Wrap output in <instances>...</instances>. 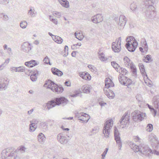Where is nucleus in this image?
Wrapping results in <instances>:
<instances>
[{
	"mask_svg": "<svg viewBox=\"0 0 159 159\" xmlns=\"http://www.w3.org/2000/svg\"><path fill=\"white\" fill-rule=\"evenodd\" d=\"M147 19H152L156 15V13L154 7L151 5L148 7L144 6L142 9Z\"/></svg>",
	"mask_w": 159,
	"mask_h": 159,
	"instance_id": "obj_1",
	"label": "nucleus"
},
{
	"mask_svg": "<svg viewBox=\"0 0 159 159\" xmlns=\"http://www.w3.org/2000/svg\"><path fill=\"white\" fill-rule=\"evenodd\" d=\"M113 125L112 120L111 119L107 120L103 128V133L105 138H108L109 137L110 130Z\"/></svg>",
	"mask_w": 159,
	"mask_h": 159,
	"instance_id": "obj_2",
	"label": "nucleus"
},
{
	"mask_svg": "<svg viewBox=\"0 0 159 159\" xmlns=\"http://www.w3.org/2000/svg\"><path fill=\"white\" fill-rule=\"evenodd\" d=\"M124 65L126 67L130 68L134 75L136 74V68L133 62L127 57H124Z\"/></svg>",
	"mask_w": 159,
	"mask_h": 159,
	"instance_id": "obj_3",
	"label": "nucleus"
},
{
	"mask_svg": "<svg viewBox=\"0 0 159 159\" xmlns=\"http://www.w3.org/2000/svg\"><path fill=\"white\" fill-rule=\"evenodd\" d=\"M3 153L6 155L4 156L5 157L7 158L8 157V159H16L17 157L16 151L12 148L6 149Z\"/></svg>",
	"mask_w": 159,
	"mask_h": 159,
	"instance_id": "obj_4",
	"label": "nucleus"
},
{
	"mask_svg": "<svg viewBox=\"0 0 159 159\" xmlns=\"http://www.w3.org/2000/svg\"><path fill=\"white\" fill-rule=\"evenodd\" d=\"M44 86L47 88L50 89L53 92H58L59 89V86L51 80H48L46 82Z\"/></svg>",
	"mask_w": 159,
	"mask_h": 159,
	"instance_id": "obj_5",
	"label": "nucleus"
},
{
	"mask_svg": "<svg viewBox=\"0 0 159 159\" xmlns=\"http://www.w3.org/2000/svg\"><path fill=\"white\" fill-rule=\"evenodd\" d=\"M145 114L141 113L138 110H135L132 113V119L134 121H141L144 119Z\"/></svg>",
	"mask_w": 159,
	"mask_h": 159,
	"instance_id": "obj_6",
	"label": "nucleus"
},
{
	"mask_svg": "<svg viewBox=\"0 0 159 159\" xmlns=\"http://www.w3.org/2000/svg\"><path fill=\"white\" fill-rule=\"evenodd\" d=\"M140 152L145 155V156L148 157L150 158L153 153L152 151L147 145L143 144L141 145V149Z\"/></svg>",
	"mask_w": 159,
	"mask_h": 159,
	"instance_id": "obj_7",
	"label": "nucleus"
},
{
	"mask_svg": "<svg viewBox=\"0 0 159 159\" xmlns=\"http://www.w3.org/2000/svg\"><path fill=\"white\" fill-rule=\"evenodd\" d=\"M106 88L103 89L105 94L108 97L110 89H108L110 87L114 86V84L112 81L109 78H107L105 80Z\"/></svg>",
	"mask_w": 159,
	"mask_h": 159,
	"instance_id": "obj_8",
	"label": "nucleus"
},
{
	"mask_svg": "<svg viewBox=\"0 0 159 159\" xmlns=\"http://www.w3.org/2000/svg\"><path fill=\"white\" fill-rule=\"evenodd\" d=\"M129 116L128 115V113L125 112L121 117L120 121V126L122 125V128L125 127L126 125L129 122Z\"/></svg>",
	"mask_w": 159,
	"mask_h": 159,
	"instance_id": "obj_9",
	"label": "nucleus"
},
{
	"mask_svg": "<svg viewBox=\"0 0 159 159\" xmlns=\"http://www.w3.org/2000/svg\"><path fill=\"white\" fill-rule=\"evenodd\" d=\"M77 116L79 120L82 121L83 123H87L90 118L89 116L86 113H82L78 114Z\"/></svg>",
	"mask_w": 159,
	"mask_h": 159,
	"instance_id": "obj_10",
	"label": "nucleus"
},
{
	"mask_svg": "<svg viewBox=\"0 0 159 159\" xmlns=\"http://www.w3.org/2000/svg\"><path fill=\"white\" fill-rule=\"evenodd\" d=\"M60 104V98H57L53 101L49 102L47 104L46 106L48 109H49L55 106L56 105H58Z\"/></svg>",
	"mask_w": 159,
	"mask_h": 159,
	"instance_id": "obj_11",
	"label": "nucleus"
},
{
	"mask_svg": "<svg viewBox=\"0 0 159 159\" xmlns=\"http://www.w3.org/2000/svg\"><path fill=\"white\" fill-rule=\"evenodd\" d=\"M103 20L102 15L100 14H98L96 16H94L92 18V20L95 23H98L102 22Z\"/></svg>",
	"mask_w": 159,
	"mask_h": 159,
	"instance_id": "obj_12",
	"label": "nucleus"
},
{
	"mask_svg": "<svg viewBox=\"0 0 159 159\" xmlns=\"http://www.w3.org/2000/svg\"><path fill=\"white\" fill-rule=\"evenodd\" d=\"M38 64V62L36 61L33 60L27 61L25 63V66L29 68L34 67L37 65Z\"/></svg>",
	"mask_w": 159,
	"mask_h": 159,
	"instance_id": "obj_13",
	"label": "nucleus"
},
{
	"mask_svg": "<svg viewBox=\"0 0 159 159\" xmlns=\"http://www.w3.org/2000/svg\"><path fill=\"white\" fill-rule=\"evenodd\" d=\"M111 47L112 50L115 52H119L120 50V46L116 43V42L112 43Z\"/></svg>",
	"mask_w": 159,
	"mask_h": 159,
	"instance_id": "obj_14",
	"label": "nucleus"
},
{
	"mask_svg": "<svg viewBox=\"0 0 159 159\" xmlns=\"http://www.w3.org/2000/svg\"><path fill=\"white\" fill-rule=\"evenodd\" d=\"M138 43L133 44L132 45H130L129 44H125L126 48L130 52H134L137 47Z\"/></svg>",
	"mask_w": 159,
	"mask_h": 159,
	"instance_id": "obj_15",
	"label": "nucleus"
},
{
	"mask_svg": "<svg viewBox=\"0 0 159 159\" xmlns=\"http://www.w3.org/2000/svg\"><path fill=\"white\" fill-rule=\"evenodd\" d=\"M126 41L127 43L126 44H129L130 45H132L133 44H135V43L136 44L138 43L134 38L132 36L127 37L126 39Z\"/></svg>",
	"mask_w": 159,
	"mask_h": 159,
	"instance_id": "obj_16",
	"label": "nucleus"
},
{
	"mask_svg": "<svg viewBox=\"0 0 159 159\" xmlns=\"http://www.w3.org/2000/svg\"><path fill=\"white\" fill-rule=\"evenodd\" d=\"M119 20L118 25L123 27L125 25L126 23V18L125 16L121 15L120 16Z\"/></svg>",
	"mask_w": 159,
	"mask_h": 159,
	"instance_id": "obj_17",
	"label": "nucleus"
},
{
	"mask_svg": "<svg viewBox=\"0 0 159 159\" xmlns=\"http://www.w3.org/2000/svg\"><path fill=\"white\" fill-rule=\"evenodd\" d=\"M59 16V13L58 12H54L52 16H50V19L55 24L57 23V21L56 18H58Z\"/></svg>",
	"mask_w": 159,
	"mask_h": 159,
	"instance_id": "obj_18",
	"label": "nucleus"
},
{
	"mask_svg": "<svg viewBox=\"0 0 159 159\" xmlns=\"http://www.w3.org/2000/svg\"><path fill=\"white\" fill-rule=\"evenodd\" d=\"M149 140L150 141L153 142L155 144H158V141L155 135L151 134L149 136Z\"/></svg>",
	"mask_w": 159,
	"mask_h": 159,
	"instance_id": "obj_19",
	"label": "nucleus"
},
{
	"mask_svg": "<svg viewBox=\"0 0 159 159\" xmlns=\"http://www.w3.org/2000/svg\"><path fill=\"white\" fill-rule=\"evenodd\" d=\"M80 75L83 79L85 80H90L91 79V76L89 75L85 72H83L82 73H80Z\"/></svg>",
	"mask_w": 159,
	"mask_h": 159,
	"instance_id": "obj_20",
	"label": "nucleus"
},
{
	"mask_svg": "<svg viewBox=\"0 0 159 159\" xmlns=\"http://www.w3.org/2000/svg\"><path fill=\"white\" fill-rule=\"evenodd\" d=\"M130 9L132 11L136 14H138V8L137 7V5L134 3H133L130 4Z\"/></svg>",
	"mask_w": 159,
	"mask_h": 159,
	"instance_id": "obj_21",
	"label": "nucleus"
},
{
	"mask_svg": "<svg viewBox=\"0 0 159 159\" xmlns=\"http://www.w3.org/2000/svg\"><path fill=\"white\" fill-rule=\"evenodd\" d=\"M114 135L115 140L120 139V134L117 127H114Z\"/></svg>",
	"mask_w": 159,
	"mask_h": 159,
	"instance_id": "obj_22",
	"label": "nucleus"
},
{
	"mask_svg": "<svg viewBox=\"0 0 159 159\" xmlns=\"http://www.w3.org/2000/svg\"><path fill=\"white\" fill-rule=\"evenodd\" d=\"M139 67L140 71L143 76H146L147 77V75L145 72L144 66L141 63H139Z\"/></svg>",
	"mask_w": 159,
	"mask_h": 159,
	"instance_id": "obj_23",
	"label": "nucleus"
},
{
	"mask_svg": "<svg viewBox=\"0 0 159 159\" xmlns=\"http://www.w3.org/2000/svg\"><path fill=\"white\" fill-rule=\"evenodd\" d=\"M22 48L26 51H29L31 49L30 44L28 43H24L22 46Z\"/></svg>",
	"mask_w": 159,
	"mask_h": 159,
	"instance_id": "obj_24",
	"label": "nucleus"
},
{
	"mask_svg": "<svg viewBox=\"0 0 159 159\" xmlns=\"http://www.w3.org/2000/svg\"><path fill=\"white\" fill-rule=\"evenodd\" d=\"M69 102V101L64 97H60V105L64 106L66 105Z\"/></svg>",
	"mask_w": 159,
	"mask_h": 159,
	"instance_id": "obj_25",
	"label": "nucleus"
},
{
	"mask_svg": "<svg viewBox=\"0 0 159 159\" xmlns=\"http://www.w3.org/2000/svg\"><path fill=\"white\" fill-rule=\"evenodd\" d=\"M126 79V77L124 75H121L119 76L118 79L120 83L122 84L125 85L126 84L125 80Z\"/></svg>",
	"mask_w": 159,
	"mask_h": 159,
	"instance_id": "obj_26",
	"label": "nucleus"
},
{
	"mask_svg": "<svg viewBox=\"0 0 159 159\" xmlns=\"http://www.w3.org/2000/svg\"><path fill=\"white\" fill-rule=\"evenodd\" d=\"M111 63L112 66L116 69V71L120 72V70L119 69L120 68V66L116 62L114 61L111 62Z\"/></svg>",
	"mask_w": 159,
	"mask_h": 159,
	"instance_id": "obj_27",
	"label": "nucleus"
},
{
	"mask_svg": "<svg viewBox=\"0 0 159 159\" xmlns=\"http://www.w3.org/2000/svg\"><path fill=\"white\" fill-rule=\"evenodd\" d=\"M141 145L140 146H137L135 144L133 143L132 146H131V148L135 152H140L141 149Z\"/></svg>",
	"mask_w": 159,
	"mask_h": 159,
	"instance_id": "obj_28",
	"label": "nucleus"
},
{
	"mask_svg": "<svg viewBox=\"0 0 159 159\" xmlns=\"http://www.w3.org/2000/svg\"><path fill=\"white\" fill-rule=\"evenodd\" d=\"M143 2L145 4L144 6L148 7V6L151 5L153 6L155 2V0H143Z\"/></svg>",
	"mask_w": 159,
	"mask_h": 159,
	"instance_id": "obj_29",
	"label": "nucleus"
},
{
	"mask_svg": "<svg viewBox=\"0 0 159 159\" xmlns=\"http://www.w3.org/2000/svg\"><path fill=\"white\" fill-rule=\"evenodd\" d=\"M141 44L142 47L144 48L145 51L146 52H147L148 48L147 42L145 39H143V41H141Z\"/></svg>",
	"mask_w": 159,
	"mask_h": 159,
	"instance_id": "obj_30",
	"label": "nucleus"
},
{
	"mask_svg": "<svg viewBox=\"0 0 159 159\" xmlns=\"http://www.w3.org/2000/svg\"><path fill=\"white\" fill-rule=\"evenodd\" d=\"M143 60L144 62L147 63L151 62L152 61L151 56L150 55H147L146 56L144 57Z\"/></svg>",
	"mask_w": 159,
	"mask_h": 159,
	"instance_id": "obj_31",
	"label": "nucleus"
},
{
	"mask_svg": "<svg viewBox=\"0 0 159 159\" xmlns=\"http://www.w3.org/2000/svg\"><path fill=\"white\" fill-rule=\"evenodd\" d=\"M34 74L30 76V79L31 80L34 81H35L37 79V77L39 75L38 72L37 71H34Z\"/></svg>",
	"mask_w": 159,
	"mask_h": 159,
	"instance_id": "obj_32",
	"label": "nucleus"
},
{
	"mask_svg": "<svg viewBox=\"0 0 159 159\" xmlns=\"http://www.w3.org/2000/svg\"><path fill=\"white\" fill-rule=\"evenodd\" d=\"M81 89L84 93H88L90 92V87L88 86L84 85L82 87Z\"/></svg>",
	"mask_w": 159,
	"mask_h": 159,
	"instance_id": "obj_33",
	"label": "nucleus"
},
{
	"mask_svg": "<svg viewBox=\"0 0 159 159\" xmlns=\"http://www.w3.org/2000/svg\"><path fill=\"white\" fill-rule=\"evenodd\" d=\"M60 4L65 7L68 8L69 7V2L67 0L60 1Z\"/></svg>",
	"mask_w": 159,
	"mask_h": 159,
	"instance_id": "obj_34",
	"label": "nucleus"
},
{
	"mask_svg": "<svg viewBox=\"0 0 159 159\" xmlns=\"http://www.w3.org/2000/svg\"><path fill=\"white\" fill-rule=\"evenodd\" d=\"M152 101L155 107L157 108H159V99H157L156 97H154L152 99Z\"/></svg>",
	"mask_w": 159,
	"mask_h": 159,
	"instance_id": "obj_35",
	"label": "nucleus"
},
{
	"mask_svg": "<svg viewBox=\"0 0 159 159\" xmlns=\"http://www.w3.org/2000/svg\"><path fill=\"white\" fill-rule=\"evenodd\" d=\"M98 53L99 54V58L101 61H104L107 60V58L105 57L104 54L103 52L99 54L98 52Z\"/></svg>",
	"mask_w": 159,
	"mask_h": 159,
	"instance_id": "obj_36",
	"label": "nucleus"
},
{
	"mask_svg": "<svg viewBox=\"0 0 159 159\" xmlns=\"http://www.w3.org/2000/svg\"><path fill=\"white\" fill-rule=\"evenodd\" d=\"M68 139L65 137L60 136V143L62 144H66L67 143Z\"/></svg>",
	"mask_w": 159,
	"mask_h": 159,
	"instance_id": "obj_37",
	"label": "nucleus"
},
{
	"mask_svg": "<svg viewBox=\"0 0 159 159\" xmlns=\"http://www.w3.org/2000/svg\"><path fill=\"white\" fill-rule=\"evenodd\" d=\"M37 126L35 123H32L30 125V130L31 131H33L35 130Z\"/></svg>",
	"mask_w": 159,
	"mask_h": 159,
	"instance_id": "obj_38",
	"label": "nucleus"
},
{
	"mask_svg": "<svg viewBox=\"0 0 159 159\" xmlns=\"http://www.w3.org/2000/svg\"><path fill=\"white\" fill-rule=\"evenodd\" d=\"M51 70L52 73L54 75H58L60 74L59 70L56 68H53Z\"/></svg>",
	"mask_w": 159,
	"mask_h": 159,
	"instance_id": "obj_39",
	"label": "nucleus"
},
{
	"mask_svg": "<svg viewBox=\"0 0 159 159\" xmlns=\"http://www.w3.org/2000/svg\"><path fill=\"white\" fill-rule=\"evenodd\" d=\"M44 138V134L42 133L39 134L38 136V140L39 142L43 141Z\"/></svg>",
	"mask_w": 159,
	"mask_h": 159,
	"instance_id": "obj_40",
	"label": "nucleus"
},
{
	"mask_svg": "<svg viewBox=\"0 0 159 159\" xmlns=\"http://www.w3.org/2000/svg\"><path fill=\"white\" fill-rule=\"evenodd\" d=\"M65 52H62L63 55L64 57H66L68 54V48L67 46L66 45L64 48Z\"/></svg>",
	"mask_w": 159,
	"mask_h": 159,
	"instance_id": "obj_41",
	"label": "nucleus"
},
{
	"mask_svg": "<svg viewBox=\"0 0 159 159\" xmlns=\"http://www.w3.org/2000/svg\"><path fill=\"white\" fill-rule=\"evenodd\" d=\"M153 125L151 124H148L146 127V130L148 132H150L153 130Z\"/></svg>",
	"mask_w": 159,
	"mask_h": 159,
	"instance_id": "obj_42",
	"label": "nucleus"
},
{
	"mask_svg": "<svg viewBox=\"0 0 159 159\" xmlns=\"http://www.w3.org/2000/svg\"><path fill=\"white\" fill-rule=\"evenodd\" d=\"M119 70H120V73L122 75H126L128 72L125 68L120 67V68L119 69Z\"/></svg>",
	"mask_w": 159,
	"mask_h": 159,
	"instance_id": "obj_43",
	"label": "nucleus"
},
{
	"mask_svg": "<svg viewBox=\"0 0 159 159\" xmlns=\"http://www.w3.org/2000/svg\"><path fill=\"white\" fill-rule=\"evenodd\" d=\"M115 97V94L113 92L110 90L109 93V95H108V97L110 99L113 98Z\"/></svg>",
	"mask_w": 159,
	"mask_h": 159,
	"instance_id": "obj_44",
	"label": "nucleus"
},
{
	"mask_svg": "<svg viewBox=\"0 0 159 159\" xmlns=\"http://www.w3.org/2000/svg\"><path fill=\"white\" fill-rule=\"evenodd\" d=\"M52 38L53 40L57 43H60V37L58 36H56L52 35Z\"/></svg>",
	"mask_w": 159,
	"mask_h": 159,
	"instance_id": "obj_45",
	"label": "nucleus"
},
{
	"mask_svg": "<svg viewBox=\"0 0 159 159\" xmlns=\"http://www.w3.org/2000/svg\"><path fill=\"white\" fill-rule=\"evenodd\" d=\"M75 35L76 38L80 40H81L83 38L82 37V36L81 35V34L80 33L77 34L76 32H75Z\"/></svg>",
	"mask_w": 159,
	"mask_h": 159,
	"instance_id": "obj_46",
	"label": "nucleus"
},
{
	"mask_svg": "<svg viewBox=\"0 0 159 159\" xmlns=\"http://www.w3.org/2000/svg\"><path fill=\"white\" fill-rule=\"evenodd\" d=\"M98 128L97 127H94L92 129V131H91V134H90V136H91L93 134H95L96 132H98Z\"/></svg>",
	"mask_w": 159,
	"mask_h": 159,
	"instance_id": "obj_47",
	"label": "nucleus"
},
{
	"mask_svg": "<svg viewBox=\"0 0 159 159\" xmlns=\"http://www.w3.org/2000/svg\"><path fill=\"white\" fill-rule=\"evenodd\" d=\"M117 144L118 145V148L119 150L121 149V148L122 147V142L121 141L120 139L115 140Z\"/></svg>",
	"mask_w": 159,
	"mask_h": 159,
	"instance_id": "obj_48",
	"label": "nucleus"
},
{
	"mask_svg": "<svg viewBox=\"0 0 159 159\" xmlns=\"http://www.w3.org/2000/svg\"><path fill=\"white\" fill-rule=\"evenodd\" d=\"M125 81L126 82V84H127L126 85L127 86L130 85L132 84L131 80L127 77L126 79V80H125Z\"/></svg>",
	"mask_w": 159,
	"mask_h": 159,
	"instance_id": "obj_49",
	"label": "nucleus"
},
{
	"mask_svg": "<svg viewBox=\"0 0 159 159\" xmlns=\"http://www.w3.org/2000/svg\"><path fill=\"white\" fill-rule=\"evenodd\" d=\"M27 25V23L26 21H22L20 24V26L22 28H25Z\"/></svg>",
	"mask_w": 159,
	"mask_h": 159,
	"instance_id": "obj_50",
	"label": "nucleus"
},
{
	"mask_svg": "<svg viewBox=\"0 0 159 159\" xmlns=\"http://www.w3.org/2000/svg\"><path fill=\"white\" fill-rule=\"evenodd\" d=\"M43 61L44 63L47 64H49V65H51L52 64L50 62V60L49 58L47 57H45L43 60Z\"/></svg>",
	"mask_w": 159,
	"mask_h": 159,
	"instance_id": "obj_51",
	"label": "nucleus"
},
{
	"mask_svg": "<svg viewBox=\"0 0 159 159\" xmlns=\"http://www.w3.org/2000/svg\"><path fill=\"white\" fill-rule=\"evenodd\" d=\"M88 67L90 69L92 72H94L95 69V68L94 66L91 65H89L88 66Z\"/></svg>",
	"mask_w": 159,
	"mask_h": 159,
	"instance_id": "obj_52",
	"label": "nucleus"
},
{
	"mask_svg": "<svg viewBox=\"0 0 159 159\" xmlns=\"http://www.w3.org/2000/svg\"><path fill=\"white\" fill-rule=\"evenodd\" d=\"M108 148H106L105 150V151L103 152V153L102 155V157H105L107 153V152L108 151Z\"/></svg>",
	"mask_w": 159,
	"mask_h": 159,
	"instance_id": "obj_53",
	"label": "nucleus"
},
{
	"mask_svg": "<svg viewBox=\"0 0 159 159\" xmlns=\"http://www.w3.org/2000/svg\"><path fill=\"white\" fill-rule=\"evenodd\" d=\"M26 148L23 146H21L20 147L19 150L21 152H25Z\"/></svg>",
	"mask_w": 159,
	"mask_h": 159,
	"instance_id": "obj_54",
	"label": "nucleus"
},
{
	"mask_svg": "<svg viewBox=\"0 0 159 159\" xmlns=\"http://www.w3.org/2000/svg\"><path fill=\"white\" fill-rule=\"evenodd\" d=\"M16 69L17 70V71H18L23 72L24 71V69L21 67H20Z\"/></svg>",
	"mask_w": 159,
	"mask_h": 159,
	"instance_id": "obj_55",
	"label": "nucleus"
},
{
	"mask_svg": "<svg viewBox=\"0 0 159 159\" xmlns=\"http://www.w3.org/2000/svg\"><path fill=\"white\" fill-rule=\"evenodd\" d=\"M151 111L152 114H154V116H155L156 115L157 113V111L155 109H154V108H152Z\"/></svg>",
	"mask_w": 159,
	"mask_h": 159,
	"instance_id": "obj_56",
	"label": "nucleus"
},
{
	"mask_svg": "<svg viewBox=\"0 0 159 159\" xmlns=\"http://www.w3.org/2000/svg\"><path fill=\"white\" fill-rule=\"evenodd\" d=\"M64 84H65V85H66L67 86H68V87H70L71 85L69 81H66L65 82Z\"/></svg>",
	"mask_w": 159,
	"mask_h": 159,
	"instance_id": "obj_57",
	"label": "nucleus"
},
{
	"mask_svg": "<svg viewBox=\"0 0 159 159\" xmlns=\"http://www.w3.org/2000/svg\"><path fill=\"white\" fill-rule=\"evenodd\" d=\"M121 40V37H120L118 38L117 40L116 41V43H118V45H120V46Z\"/></svg>",
	"mask_w": 159,
	"mask_h": 159,
	"instance_id": "obj_58",
	"label": "nucleus"
},
{
	"mask_svg": "<svg viewBox=\"0 0 159 159\" xmlns=\"http://www.w3.org/2000/svg\"><path fill=\"white\" fill-rule=\"evenodd\" d=\"M76 52H77L76 51H73V52H72L71 53L72 56L74 57H75Z\"/></svg>",
	"mask_w": 159,
	"mask_h": 159,
	"instance_id": "obj_59",
	"label": "nucleus"
},
{
	"mask_svg": "<svg viewBox=\"0 0 159 159\" xmlns=\"http://www.w3.org/2000/svg\"><path fill=\"white\" fill-rule=\"evenodd\" d=\"M75 94H73L72 95H70V96L73 97H75L77 96L80 93H76V92H75Z\"/></svg>",
	"mask_w": 159,
	"mask_h": 159,
	"instance_id": "obj_60",
	"label": "nucleus"
},
{
	"mask_svg": "<svg viewBox=\"0 0 159 159\" xmlns=\"http://www.w3.org/2000/svg\"><path fill=\"white\" fill-rule=\"evenodd\" d=\"M152 152L153 153H154V154H156L157 155H159V152L156 150H153Z\"/></svg>",
	"mask_w": 159,
	"mask_h": 159,
	"instance_id": "obj_61",
	"label": "nucleus"
},
{
	"mask_svg": "<svg viewBox=\"0 0 159 159\" xmlns=\"http://www.w3.org/2000/svg\"><path fill=\"white\" fill-rule=\"evenodd\" d=\"M61 128L63 129V130L66 131H68L69 130V129L68 128H63V126H62L61 127Z\"/></svg>",
	"mask_w": 159,
	"mask_h": 159,
	"instance_id": "obj_62",
	"label": "nucleus"
},
{
	"mask_svg": "<svg viewBox=\"0 0 159 159\" xmlns=\"http://www.w3.org/2000/svg\"><path fill=\"white\" fill-rule=\"evenodd\" d=\"M147 105H148V108L150 109V111H151L152 110V108H153L152 107V106L150 105H149L148 104H147Z\"/></svg>",
	"mask_w": 159,
	"mask_h": 159,
	"instance_id": "obj_63",
	"label": "nucleus"
},
{
	"mask_svg": "<svg viewBox=\"0 0 159 159\" xmlns=\"http://www.w3.org/2000/svg\"><path fill=\"white\" fill-rule=\"evenodd\" d=\"M75 47V45L74 44L73 46H71V48L73 50L75 49H76Z\"/></svg>",
	"mask_w": 159,
	"mask_h": 159,
	"instance_id": "obj_64",
	"label": "nucleus"
}]
</instances>
